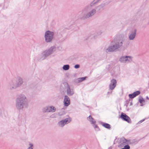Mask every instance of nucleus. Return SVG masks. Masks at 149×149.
<instances>
[{
    "mask_svg": "<svg viewBox=\"0 0 149 149\" xmlns=\"http://www.w3.org/2000/svg\"><path fill=\"white\" fill-rule=\"evenodd\" d=\"M23 83V79L20 77H18L16 79L10 80L8 83V87L9 89L12 90L21 86Z\"/></svg>",
    "mask_w": 149,
    "mask_h": 149,
    "instance_id": "nucleus-1",
    "label": "nucleus"
},
{
    "mask_svg": "<svg viewBox=\"0 0 149 149\" xmlns=\"http://www.w3.org/2000/svg\"><path fill=\"white\" fill-rule=\"evenodd\" d=\"M27 101V99L24 95H20L17 98L16 102V107L19 109H22L26 107Z\"/></svg>",
    "mask_w": 149,
    "mask_h": 149,
    "instance_id": "nucleus-2",
    "label": "nucleus"
},
{
    "mask_svg": "<svg viewBox=\"0 0 149 149\" xmlns=\"http://www.w3.org/2000/svg\"><path fill=\"white\" fill-rule=\"evenodd\" d=\"M90 9V7L88 6L82 10L81 14L84 18L86 19L92 17L96 13V10L95 9H93L91 11H89Z\"/></svg>",
    "mask_w": 149,
    "mask_h": 149,
    "instance_id": "nucleus-3",
    "label": "nucleus"
},
{
    "mask_svg": "<svg viewBox=\"0 0 149 149\" xmlns=\"http://www.w3.org/2000/svg\"><path fill=\"white\" fill-rule=\"evenodd\" d=\"M45 38L46 42H51L54 38L53 33L49 31H47L45 33Z\"/></svg>",
    "mask_w": 149,
    "mask_h": 149,
    "instance_id": "nucleus-4",
    "label": "nucleus"
},
{
    "mask_svg": "<svg viewBox=\"0 0 149 149\" xmlns=\"http://www.w3.org/2000/svg\"><path fill=\"white\" fill-rule=\"evenodd\" d=\"M56 49V48L54 46H52L48 50H46L42 52V54L45 56L43 59L45 58L46 57L52 54Z\"/></svg>",
    "mask_w": 149,
    "mask_h": 149,
    "instance_id": "nucleus-5",
    "label": "nucleus"
},
{
    "mask_svg": "<svg viewBox=\"0 0 149 149\" xmlns=\"http://www.w3.org/2000/svg\"><path fill=\"white\" fill-rule=\"evenodd\" d=\"M136 29L134 28L131 29L128 34V39L130 40H134L136 37Z\"/></svg>",
    "mask_w": 149,
    "mask_h": 149,
    "instance_id": "nucleus-6",
    "label": "nucleus"
},
{
    "mask_svg": "<svg viewBox=\"0 0 149 149\" xmlns=\"http://www.w3.org/2000/svg\"><path fill=\"white\" fill-rule=\"evenodd\" d=\"M132 57L130 56H123L121 57L119 59L120 61L122 63H125L132 61Z\"/></svg>",
    "mask_w": 149,
    "mask_h": 149,
    "instance_id": "nucleus-7",
    "label": "nucleus"
},
{
    "mask_svg": "<svg viewBox=\"0 0 149 149\" xmlns=\"http://www.w3.org/2000/svg\"><path fill=\"white\" fill-rule=\"evenodd\" d=\"M56 110V108L53 106L45 107L42 109V111L45 112H54Z\"/></svg>",
    "mask_w": 149,
    "mask_h": 149,
    "instance_id": "nucleus-8",
    "label": "nucleus"
},
{
    "mask_svg": "<svg viewBox=\"0 0 149 149\" xmlns=\"http://www.w3.org/2000/svg\"><path fill=\"white\" fill-rule=\"evenodd\" d=\"M71 121L70 118H66L59 122L58 123L59 125L61 127H63L65 124L69 123Z\"/></svg>",
    "mask_w": 149,
    "mask_h": 149,
    "instance_id": "nucleus-9",
    "label": "nucleus"
},
{
    "mask_svg": "<svg viewBox=\"0 0 149 149\" xmlns=\"http://www.w3.org/2000/svg\"><path fill=\"white\" fill-rule=\"evenodd\" d=\"M123 45V42L122 40H116L115 44L114 45L116 48L117 49L120 48Z\"/></svg>",
    "mask_w": 149,
    "mask_h": 149,
    "instance_id": "nucleus-10",
    "label": "nucleus"
},
{
    "mask_svg": "<svg viewBox=\"0 0 149 149\" xmlns=\"http://www.w3.org/2000/svg\"><path fill=\"white\" fill-rule=\"evenodd\" d=\"M121 118L123 120L127 121L128 123H130L131 122V120L130 118L125 114L122 113Z\"/></svg>",
    "mask_w": 149,
    "mask_h": 149,
    "instance_id": "nucleus-11",
    "label": "nucleus"
},
{
    "mask_svg": "<svg viewBox=\"0 0 149 149\" xmlns=\"http://www.w3.org/2000/svg\"><path fill=\"white\" fill-rule=\"evenodd\" d=\"M116 80L114 79H112L109 85L110 89L111 90L113 89L116 86Z\"/></svg>",
    "mask_w": 149,
    "mask_h": 149,
    "instance_id": "nucleus-12",
    "label": "nucleus"
},
{
    "mask_svg": "<svg viewBox=\"0 0 149 149\" xmlns=\"http://www.w3.org/2000/svg\"><path fill=\"white\" fill-rule=\"evenodd\" d=\"M64 104L65 106H68L70 104V100L68 97L66 95L65 96Z\"/></svg>",
    "mask_w": 149,
    "mask_h": 149,
    "instance_id": "nucleus-13",
    "label": "nucleus"
},
{
    "mask_svg": "<svg viewBox=\"0 0 149 149\" xmlns=\"http://www.w3.org/2000/svg\"><path fill=\"white\" fill-rule=\"evenodd\" d=\"M116 49V48L115 46L113 45L112 46H111L109 47L106 50V52L107 53L112 52L114 51Z\"/></svg>",
    "mask_w": 149,
    "mask_h": 149,
    "instance_id": "nucleus-14",
    "label": "nucleus"
},
{
    "mask_svg": "<svg viewBox=\"0 0 149 149\" xmlns=\"http://www.w3.org/2000/svg\"><path fill=\"white\" fill-rule=\"evenodd\" d=\"M140 93V92L139 91H137L136 92H134L132 94H130L129 95V97L131 98H133L136 96L138 95Z\"/></svg>",
    "mask_w": 149,
    "mask_h": 149,
    "instance_id": "nucleus-15",
    "label": "nucleus"
},
{
    "mask_svg": "<svg viewBox=\"0 0 149 149\" xmlns=\"http://www.w3.org/2000/svg\"><path fill=\"white\" fill-rule=\"evenodd\" d=\"M122 142L124 145L131 144H132V142L130 140H127L124 139L122 140Z\"/></svg>",
    "mask_w": 149,
    "mask_h": 149,
    "instance_id": "nucleus-16",
    "label": "nucleus"
},
{
    "mask_svg": "<svg viewBox=\"0 0 149 149\" xmlns=\"http://www.w3.org/2000/svg\"><path fill=\"white\" fill-rule=\"evenodd\" d=\"M67 94L68 95H71L73 94V91H71L70 89L69 86L67 89Z\"/></svg>",
    "mask_w": 149,
    "mask_h": 149,
    "instance_id": "nucleus-17",
    "label": "nucleus"
},
{
    "mask_svg": "<svg viewBox=\"0 0 149 149\" xmlns=\"http://www.w3.org/2000/svg\"><path fill=\"white\" fill-rule=\"evenodd\" d=\"M87 119L88 120H89L92 123L94 124L95 123V121H93V119L91 116H89L87 118Z\"/></svg>",
    "mask_w": 149,
    "mask_h": 149,
    "instance_id": "nucleus-18",
    "label": "nucleus"
},
{
    "mask_svg": "<svg viewBox=\"0 0 149 149\" xmlns=\"http://www.w3.org/2000/svg\"><path fill=\"white\" fill-rule=\"evenodd\" d=\"M100 0H94L93 2L91 3L90 4V6H93L97 3Z\"/></svg>",
    "mask_w": 149,
    "mask_h": 149,
    "instance_id": "nucleus-19",
    "label": "nucleus"
},
{
    "mask_svg": "<svg viewBox=\"0 0 149 149\" xmlns=\"http://www.w3.org/2000/svg\"><path fill=\"white\" fill-rule=\"evenodd\" d=\"M69 65H64L63 67V68L64 70H67L69 68Z\"/></svg>",
    "mask_w": 149,
    "mask_h": 149,
    "instance_id": "nucleus-20",
    "label": "nucleus"
},
{
    "mask_svg": "<svg viewBox=\"0 0 149 149\" xmlns=\"http://www.w3.org/2000/svg\"><path fill=\"white\" fill-rule=\"evenodd\" d=\"M103 126L109 129L110 128V125L108 124L105 123L103 125Z\"/></svg>",
    "mask_w": 149,
    "mask_h": 149,
    "instance_id": "nucleus-21",
    "label": "nucleus"
},
{
    "mask_svg": "<svg viewBox=\"0 0 149 149\" xmlns=\"http://www.w3.org/2000/svg\"><path fill=\"white\" fill-rule=\"evenodd\" d=\"M33 145L32 143H29V144L28 147L27 149H33Z\"/></svg>",
    "mask_w": 149,
    "mask_h": 149,
    "instance_id": "nucleus-22",
    "label": "nucleus"
},
{
    "mask_svg": "<svg viewBox=\"0 0 149 149\" xmlns=\"http://www.w3.org/2000/svg\"><path fill=\"white\" fill-rule=\"evenodd\" d=\"M86 78V77H82V78H79L78 81L79 82H81V81H83V80H84Z\"/></svg>",
    "mask_w": 149,
    "mask_h": 149,
    "instance_id": "nucleus-23",
    "label": "nucleus"
},
{
    "mask_svg": "<svg viewBox=\"0 0 149 149\" xmlns=\"http://www.w3.org/2000/svg\"><path fill=\"white\" fill-rule=\"evenodd\" d=\"M125 149H130V147L128 145H126L124 146Z\"/></svg>",
    "mask_w": 149,
    "mask_h": 149,
    "instance_id": "nucleus-24",
    "label": "nucleus"
},
{
    "mask_svg": "<svg viewBox=\"0 0 149 149\" xmlns=\"http://www.w3.org/2000/svg\"><path fill=\"white\" fill-rule=\"evenodd\" d=\"M139 101L140 103H142L144 102V100L143 98H142L141 99H139Z\"/></svg>",
    "mask_w": 149,
    "mask_h": 149,
    "instance_id": "nucleus-25",
    "label": "nucleus"
},
{
    "mask_svg": "<svg viewBox=\"0 0 149 149\" xmlns=\"http://www.w3.org/2000/svg\"><path fill=\"white\" fill-rule=\"evenodd\" d=\"M74 67L75 68H78L79 67V65H75Z\"/></svg>",
    "mask_w": 149,
    "mask_h": 149,
    "instance_id": "nucleus-26",
    "label": "nucleus"
},
{
    "mask_svg": "<svg viewBox=\"0 0 149 149\" xmlns=\"http://www.w3.org/2000/svg\"><path fill=\"white\" fill-rule=\"evenodd\" d=\"M97 8H99V9H100V8H101V6H99L97 7Z\"/></svg>",
    "mask_w": 149,
    "mask_h": 149,
    "instance_id": "nucleus-27",
    "label": "nucleus"
},
{
    "mask_svg": "<svg viewBox=\"0 0 149 149\" xmlns=\"http://www.w3.org/2000/svg\"><path fill=\"white\" fill-rule=\"evenodd\" d=\"M95 128H97V126L96 125H95Z\"/></svg>",
    "mask_w": 149,
    "mask_h": 149,
    "instance_id": "nucleus-28",
    "label": "nucleus"
}]
</instances>
